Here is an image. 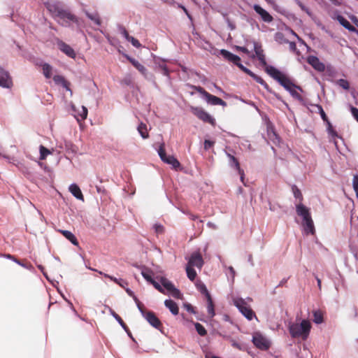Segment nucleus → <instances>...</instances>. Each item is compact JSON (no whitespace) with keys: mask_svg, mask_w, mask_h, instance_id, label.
Returning <instances> with one entry per match:
<instances>
[{"mask_svg":"<svg viewBox=\"0 0 358 358\" xmlns=\"http://www.w3.org/2000/svg\"><path fill=\"white\" fill-rule=\"evenodd\" d=\"M266 72L278 81L294 98L300 101L302 100V97L299 92V90H301V88L294 84L285 74L272 66H266Z\"/></svg>","mask_w":358,"mask_h":358,"instance_id":"1","label":"nucleus"},{"mask_svg":"<svg viewBox=\"0 0 358 358\" xmlns=\"http://www.w3.org/2000/svg\"><path fill=\"white\" fill-rule=\"evenodd\" d=\"M311 323L308 320L296 318L294 322L288 324V330L292 338L305 341L309 336Z\"/></svg>","mask_w":358,"mask_h":358,"instance_id":"2","label":"nucleus"},{"mask_svg":"<svg viewBox=\"0 0 358 358\" xmlns=\"http://www.w3.org/2000/svg\"><path fill=\"white\" fill-rule=\"evenodd\" d=\"M46 6L55 16L57 21L62 26L70 27L73 23L78 24V18L69 11L50 3H47Z\"/></svg>","mask_w":358,"mask_h":358,"instance_id":"3","label":"nucleus"},{"mask_svg":"<svg viewBox=\"0 0 358 358\" xmlns=\"http://www.w3.org/2000/svg\"><path fill=\"white\" fill-rule=\"evenodd\" d=\"M233 303L241 314L248 320H252L253 318H256L257 320L255 313L251 309L245 299L242 298H234Z\"/></svg>","mask_w":358,"mask_h":358,"instance_id":"4","label":"nucleus"},{"mask_svg":"<svg viewBox=\"0 0 358 358\" xmlns=\"http://www.w3.org/2000/svg\"><path fill=\"white\" fill-rule=\"evenodd\" d=\"M220 54L223 56L224 59L238 66L243 71L250 76L252 78L255 76L254 73H252L250 70L245 68L241 64V58L238 56L234 55L231 52L224 49L220 50Z\"/></svg>","mask_w":358,"mask_h":358,"instance_id":"5","label":"nucleus"},{"mask_svg":"<svg viewBox=\"0 0 358 358\" xmlns=\"http://www.w3.org/2000/svg\"><path fill=\"white\" fill-rule=\"evenodd\" d=\"M159 281L161 283L159 285L164 291V292H163L164 294H171L172 296L177 299L181 298V294L180 291L176 289L168 279L164 277H161Z\"/></svg>","mask_w":358,"mask_h":358,"instance_id":"6","label":"nucleus"},{"mask_svg":"<svg viewBox=\"0 0 358 358\" xmlns=\"http://www.w3.org/2000/svg\"><path fill=\"white\" fill-rule=\"evenodd\" d=\"M252 343L260 350H266L269 348V340L259 332H255L252 336Z\"/></svg>","mask_w":358,"mask_h":358,"instance_id":"7","label":"nucleus"},{"mask_svg":"<svg viewBox=\"0 0 358 358\" xmlns=\"http://www.w3.org/2000/svg\"><path fill=\"white\" fill-rule=\"evenodd\" d=\"M157 152L161 159L172 166L173 169H177L180 166V162L173 156H167L164 149V143L161 144L159 148L157 149Z\"/></svg>","mask_w":358,"mask_h":358,"instance_id":"8","label":"nucleus"},{"mask_svg":"<svg viewBox=\"0 0 358 358\" xmlns=\"http://www.w3.org/2000/svg\"><path fill=\"white\" fill-rule=\"evenodd\" d=\"M139 311L141 312L142 316L148 321V322L153 327L159 329L162 324L159 320L157 317L153 312L146 311L143 307H139Z\"/></svg>","mask_w":358,"mask_h":358,"instance_id":"9","label":"nucleus"},{"mask_svg":"<svg viewBox=\"0 0 358 358\" xmlns=\"http://www.w3.org/2000/svg\"><path fill=\"white\" fill-rule=\"evenodd\" d=\"M192 113L196 115L199 119L205 122H209L210 124L214 125L215 123V119L211 117L206 111H205L202 108L200 107H194L192 106L190 108Z\"/></svg>","mask_w":358,"mask_h":358,"instance_id":"10","label":"nucleus"},{"mask_svg":"<svg viewBox=\"0 0 358 358\" xmlns=\"http://www.w3.org/2000/svg\"><path fill=\"white\" fill-rule=\"evenodd\" d=\"M197 91L202 95V96L208 103L213 106H226V103L223 100L214 95L210 94V93L204 90L203 88L199 87L197 89Z\"/></svg>","mask_w":358,"mask_h":358,"instance_id":"11","label":"nucleus"},{"mask_svg":"<svg viewBox=\"0 0 358 358\" xmlns=\"http://www.w3.org/2000/svg\"><path fill=\"white\" fill-rule=\"evenodd\" d=\"M203 265V259L201 255L199 252H195L192 254L188 259L187 266L191 267H196L199 270L201 269Z\"/></svg>","mask_w":358,"mask_h":358,"instance_id":"12","label":"nucleus"},{"mask_svg":"<svg viewBox=\"0 0 358 358\" xmlns=\"http://www.w3.org/2000/svg\"><path fill=\"white\" fill-rule=\"evenodd\" d=\"M72 115L75 117L77 121L80 122L84 120L87 116V109L86 107L82 106L79 108H76L73 103H71Z\"/></svg>","mask_w":358,"mask_h":358,"instance_id":"13","label":"nucleus"},{"mask_svg":"<svg viewBox=\"0 0 358 358\" xmlns=\"http://www.w3.org/2000/svg\"><path fill=\"white\" fill-rule=\"evenodd\" d=\"M141 274L143 275V277L149 282H150L152 285H153V286L157 289L159 290L160 292H164V289L162 288L161 285H159V283H158L157 282L155 281L153 279H152V272L147 268H143L142 270H141Z\"/></svg>","mask_w":358,"mask_h":358,"instance_id":"14","label":"nucleus"},{"mask_svg":"<svg viewBox=\"0 0 358 358\" xmlns=\"http://www.w3.org/2000/svg\"><path fill=\"white\" fill-rule=\"evenodd\" d=\"M57 45L58 48L68 57L73 59L76 57V54L74 50L66 43L63 42L62 41L57 40Z\"/></svg>","mask_w":358,"mask_h":358,"instance_id":"15","label":"nucleus"},{"mask_svg":"<svg viewBox=\"0 0 358 358\" xmlns=\"http://www.w3.org/2000/svg\"><path fill=\"white\" fill-rule=\"evenodd\" d=\"M13 86L12 78L6 71L0 72V87L10 89Z\"/></svg>","mask_w":358,"mask_h":358,"instance_id":"16","label":"nucleus"},{"mask_svg":"<svg viewBox=\"0 0 358 358\" xmlns=\"http://www.w3.org/2000/svg\"><path fill=\"white\" fill-rule=\"evenodd\" d=\"M296 213L303 218V222L311 219L309 209L302 203L296 205Z\"/></svg>","mask_w":358,"mask_h":358,"instance_id":"17","label":"nucleus"},{"mask_svg":"<svg viewBox=\"0 0 358 358\" xmlns=\"http://www.w3.org/2000/svg\"><path fill=\"white\" fill-rule=\"evenodd\" d=\"M253 8L256 13L261 16L262 20L265 22L269 23L273 21V17L260 6L255 4L254 5Z\"/></svg>","mask_w":358,"mask_h":358,"instance_id":"18","label":"nucleus"},{"mask_svg":"<svg viewBox=\"0 0 358 358\" xmlns=\"http://www.w3.org/2000/svg\"><path fill=\"white\" fill-rule=\"evenodd\" d=\"M309 64H310L315 70L322 72L325 69V66L322 63L317 57L310 56L307 59Z\"/></svg>","mask_w":358,"mask_h":358,"instance_id":"19","label":"nucleus"},{"mask_svg":"<svg viewBox=\"0 0 358 358\" xmlns=\"http://www.w3.org/2000/svg\"><path fill=\"white\" fill-rule=\"evenodd\" d=\"M43 76L47 79L52 78L53 76L57 73V71L52 66L47 63L41 65Z\"/></svg>","mask_w":358,"mask_h":358,"instance_id":"20","label":"nucleus"},{"mask_svg":"<svg viewBox=\"0 0 358 358\" xmlns=\"http://www.w3.org/2000/svg\"><path fill=\"white\" fill-rule=\"evenodd\" d=\"M52 80L55 85L62 86L66 90L71 92L69 87L68 82L64 79V78L62 76L56 73L53 76ZM71 93L72 92H71Z\"/></svg>","mask_w":358,"mask_h":358,"instance_id":"21","label":"nucleus"},{"mask_svg":"<svg viewBox=\"0 0 358 358\" xmlns=\"http://www.w3.org/2000/svg\"><path fill=\"white\" fill-rule=\"evenodd\" d=\"M254 50H255V55H256L257 57L258 58L259 61L260 62V63L262 65L266 66V68H265V69H266V66H268V65H266L265 56L263 53V50L257 43H255Z\"/></svg>","mask_w":358,"mask_h":358,"instance_id":"22","label":"nucleus"},{"mask_svg":"<svg viewBox=\"0 0 358 358\" xmlns=\"http://www.w3.org/2000/svg\"><path fill=\"white\" fill-rule=\"evenodd\" d=\"M69 192L78 200L84 201V196L80 187L76 184H71L69 187Z\"/></svg>","mask_w":358,"mask_h":358,"instance_id":"23","label":"nucleus"},{"mask_svg":"<svg viewBox=\"0 0 358 358\" xmlns=\"http://www.w3.org/2000/svg\"><path fill=\"white\" fill-rule=\"evenodd\" d=\"M59 233H61L66 239H68L72 244L74 245H78V241L74 234L69 231L58 229Z\"/></svg>","mask_w":358,"mask_h":358,"instance_id":"24","label":"nucleus"},{"mask_svg":"<svg viewBox=\"0 0 358 358\" xmlns=\"http://www.w3.org/2000/svg\"><path fill=\"white\" fill-rule=\"evenodd\" d=\"M228 157H229V164L231 165V166L232 167H234L236 169H237V171H238V173L240 174L241 176V180L242 182H243V178H244V173L243 171L240 169V166H239V163L237 161V159L232 155H228Z\"/></svg>","mask_w":358,"mask_h":358,"instance_id":"25","label":"nucleus"},{"mask_svg":"<svg viewBox=\"0 0 358 358\" xmlns=\"http://www.w3.org/2000/svg\"><path fill=\"white\" fill-rule=\"evenodd\" d=\"M303 230L306 234H315V227H314V224H313V221L312 218L310 220L303 221Z\"/></svg>","mask_w":358,"mask_h":358,"instance_id":"26","label":"nucleus"},{"mask_svg":"<svg viewBox=\"0 0 358 358\" xmlns=\"http://www.w3.org/2000/svg\"><path fill=\"white\" fill-rule=\"evenodd\" d=\"M165 306L169 309L173 315L178 314V307L176 302L171 299H166L164 301Z\"/></svg>","mask_w":358,"mask_h":358,"instance_id":"27","label":"nucleus"},{"mask_svg":"<svg viewBox=\"0 0 358 358\" xmlns=\"http://www.w3.org/2000/svg\"><path fill=\"white\" fill-rule=\"evenodd\" d=\"M104 308H105V309L108 310V312L110 313V314L111 315H113V317L122 327V328H124V329L127 331V327L126 324H124V322H123V320H122V318L111 308H110L108 306L105 305Z\"/></svg>","mask_w":358,"mask_h":358,"instance_id":"28","label":"nucleus"},{"mask_svg":"<svg viewBox=\"0 0 358 358\" xmlns=\"http://www.w3.org/2000/svg\"><path fill=\"white\" fill-rule=\"evenodd\" d=\"M207 301V311L210 317H213L215 315L214 310V304L211 296H208Z\"/></svg>","mask_w":358,"mask_h":358,"instance_id":"29","label":"nucleus"},{"mask_svg":"<svg viewBox=\"0 0 358 358\" xmlns=\"http://www.w3.org/2000/svg\"><path fill=\"white\" fill-rule=\"evenodd\" d=\"M338 21L340 22L341 25H343L345 28L350 31H355V27L350 24V23L343 17L338 15L337 17Z\"/></svg>","mask_w":358,"mask_h":358,"instance_id":"30","label":"nucleus"},{"mask_svg":"<svg viewBox=\"0 0 358 358\" xmlns=\"http://www.w3.org/2000/svg\"><path fill=\"white\" fill-rule=\"evenodd\" d=\"M313 322L315 324H321L323 322V313L320 310H316L313 312Z\"/></svg>","mask_w":358,"mask_h":358,"instance_id":"31","label":"nucleus"},{"mask_svg":"<svg viewBox=\"0 0 358 358\" xmlns=\"http://www.w3.org/2000/svg\"><path fill=\"white\" fill-rule=\"evenodd\" d=\"M137 129L143 138H147L148 137V129L145 124H139V125L137 127Z\"/></svg>","mask_w":358,"mask_h":358,"instance_id":"32","label":"nucleus"},{"mask_svg":"<svg viewBox=\"0 0 358 358\" xmlns=\"http://www.w3.org/2000/svg\"><path fill=\"white\" fill-rule=\"evenodd\" d=\"M129 61L143 75H145L147 69L144 66L134 59L129 58Z\"/></svg>","mask_w":358,"mask_h":358,"instance_id":"33","label":"nucleus"},{"mask_svg":"<svg viewBox=\"0 0 358 358\" xmlns=\"http://www.w3.org/2000/svg\"><path fill=\"white\" fill-rule=\"evenodd\" d=\"M186 272H187V275L188 278L191 281H194L195 280L196 277V275H197L196 272L194 269V268L187 265V266H186Z\"/></svg>","mask_w":358,"mask_h":358,"instance_id":"34","label":"nucleus"},{"mask_svg":"<svg viewBox=\"0 0 358 358\" xmlns=\"http://www.w3.org/2000/svg\"><path fill=\"white\" fill-rule=\"evenodd\" d=\"M196 287L198 290L203 294L205 295L206 298L207 299L208 296H210V294H209L206 285L201 282L196 283Z\"/></svg>","mask_w":358,"mask_h":358,"instance_id":"35","label":"nucleus"},{"mask_svg":"<svg viewBox=\"0 0 358 358\" xmlns=\"http://www.w3.org/2000/svg\"><path fill=\"white\" fill-rule=\"evenodd\" d=\"M39 150L40 159L41 160L45 159L48 155L51 154V152L43 145H40Z\"/></svg>","mask_w":358,"mask_h":358,"instance_id":"36","label":"nucleus"},{"mask_svg":"<svg viewBox=\"0 0 358 358\" xmlns=\"http://www.w3.org/2000/svg\"><path fill=\"white\" fill-rule=\"evenodd\" d=\"M86 15L87 17L92 20L96 24H101V20L99 19V15L96 13H90L88 12H86Z\"/></svg>","mask_w":358,"mask_h":358,"instance_id":"37","label":"nucleus"},{"mask_svg":"<svg viewBox=\"0 0 358 358\" xmlns=\"http://www.w3.org/2000/svg\"><path fill=\"white\" fill-rule=\"evenodd\" d=\"M292 191L294 194V196L296 199H299V201H301L302 200V194L300 189L296 185H293L292 187Z\"/></svg>","mask_w":358,"mask_h":358,"instance_id":"38","label":"nucleus"},{"mask_svg":"<svg viewBox=\"0 0 358 358\" xmlns=\"http://www.w3.org/2000/svg\"><path fill=\"white\" fill-rule=\"evenodd\" d=\"M194 326H195V329L196 330V331L198 332V334L200 335V336H205L206 334V329L204 328L203 326H202L201 324L199 323H195L194 324Z\"/></svg>","mask_w":358,"mask_h":358,"instance_id":"39","label":"nucleus"},{"mask_svg":"<svg viewBox=\"0 0 358 358\" xmlns=\"http://www.w3.org/2000/svg\"><path fill=\"white\" fill-rule=\"evenodd\" d=\"M125 291L128 294V295H129L130 296L133 297L134 301L136 302V303L137 305L138 308H139V307L142 306L141 303H140V301L137 299V297L134 295V293L130 289L125 288Z\"/></svg>","mask_w":358,"mask_h":358,"instance_id":"40","label":"nucleus"},{"mask_svg":"<svg viewBox=\"0 0 358 358\" xmlns=\"http://www.w3.org/2000/svg\"><path fill=\"white\" fill-rule=\"evenodd\" d=\"M257 83L261 84L266 90L269 91L268 85L266 83V82L259 76L255 74V76L252 77Z\"/></svg>","mask_w":358,"mask_h":358,"instance_id":"41","label":"nucleus"},{"mask_svg":"<svg viewBox=\"0 0 358 358\" xmlns=\"http://www.w3.org/2000/svg\"><path fill=\"white\" fill-rule=\"evenodd\" d=\"M327 131H328V134L331 136L332 137H336L337 136V134L336 132L334 131V129H333V127L331 125V124L330 123L329 121H327Z\"/></svg>","mask_w":358,"mask_h":358,"instance_id":"42","label":"nucleus"},{"mask_svg":"<svg viewBox=\"0 0 358 358\" xmlns=\"http://www.w3.org/2000/svg\"><path fill=\"white\" fill-rule=\"evenodd\" d=\"M338 83L339 86H341L342 88L345 90H348L350 87L349 83L346 80L340 79L338 80Z\"/></svg>","mask_w":358,"mask_h":358,"instance_id":"43","label":"nucleus"},{"mask_svg":"<svg viewBox=\"0 0 358 358\" xmlns=\"http://www.w3.org/2000/svg\"><path fill=\"white\" fill-rule=\"evenodd\" d=\"M231 341V345L240 350H245V346H243V345L238 343V342H236L235 340L234 339H231L230 340Z\"/></svg>","mask_w":358,"mask_h":358,"instance_id":"44","label":"nucleus"},{"mask_svg":"<svg viewBox=\"0 0 358 358\" xmlns=\"http://www.w3.org/2000/svg\"><path fill=\"white\" fill-rule=\"evenodd\" d=\"M352 185L354 190L356 192L357 196L358 197V176L356 175L353 178Z\"/></svg>","mask_w":358,"mask_h":358,"instance_id":"45","label":"nucleus"},{"mask_svg":"<svg viewBox=\"0 0 358 358\" xmlns=\"http://www.w3.org/2000/svg\"><path fill=\"white\" fill-rule=\"evenodd\" d=\"M64 148L73 152H76L74 145L70 141H64Z\"/></svg>","mask_w":358,"mask_h":358,"instance_id":"46","label":"nucleus"},{"mask_svg":"<svg viewBox=\"0 0 358 358\" xmlns=\"http://www.w3.org/2000/svg\"><path fill=\"white\" fill-rule=\"evenodd\" d=\"M153 229L157 234H162L164 231V227L158 223H156L153 225Z\"/></svg>","mask_w":358,"mask_h":358,"instance_id":"47","label":"nucleus"},{"mask_svg":"<svg viewBox=\"0 0 358 358\" xmlns=\"http://www.w3.org/2000/svg\"><path fill=\"white\" fill-rule=\"evenodd\" d=\"M158 64H159V68L162 69V73H163L164 76H169V70H168V69H167V66H166L165 64H164L163 63H162V64L159 63Z\"/></svg>","mask_w":358,"mask_h":358,"instance_id":"48","label":"nucleus"},{"mask_svg":"<svg viewBox=\"0 0 358 358\" xmlns=\"http://www.w3.org/2000/svg\"><path fill=\"white\" fill-rule=\"evenodd\" d=\"M128 41L131 42V44L135 47V48H140L141 47V43H139V41L136 39L135 38L131 36L130 38L128 40Z\"/></svg>","mask_w":358,"mask_h":358,"instance_id":"49","label":"nucleus"},{"mask_svg":"<svg viewBox=\"0 0 358 358\" xmlns=\"http://www.w3.org/2000/svg\"><path fill=\"white\" fill-rule=\"evenodd\" d=\"M98 272H99V273L100 275H103L104 277L109 278L110 280H113V282H115V283L119 282V280H120V279H117V278H115V277H113V276H111V275H108V274H106V273H103V272H101V271H98Z\"/></svg>","mask_w":358,"mask_h":358,"instance_id":"50","label":"nucleus"},{"mask_svg":"<svg viewBox=\"0 0 358 358\" xmlns=\"http://www.w3.org/2000/svg\"><path fill=\"white\" fill-rule=\"evenodd\" d=\"M318 109H319L320 114V115H321L322 119L324 122H326L327 123V121H329V120H328V119H327V115H326V114H325V113H324V110L322 109V108L321 106H318Z\"/></svg>","mask_w":358,"mask_h":358,"instance_id":"51","label":"nucleus"},{"mask_svg":"<svg viewBox=\"0 0 358 358\" xmlns=\"http://www.w3.org/2000/svg\"><path fill=\"white\" fill-rule=\"evenodd\" d=\"M213 145H214V142L213 141H211L210 140H205V141H204V149L205 150H208L209 148L213 147Z\"/></svg>","mask_w":358,"mask_h":358,"instance_id":"52","label":"nucleus"},{"mask_svg":"<svg viewBox=\"0 0 358 358\" xmlns=\"http://www.w3.org/2000/svg\"><path fill=\"white\" fill-rule=\"evenodd\" d=\"M350 110H351L352 115H353L355 119L358 122V109L353 106H351Z\"/></svg>","mask_w":358,"mask_h":358,"instance_id":"53","label":"nucleus"},{"mask_svg":"<svg viewBox=\"0 0 358 358\" xmlns=\"http://www.w3.org/2000/svg\"><path fill=\"white\" fill-rule=\"evenodd\" d=\"M122 36L128 41L130 38V36L129 35L126 29H122L121 31Z\"/></svg>","mask_w":358,"mask_h":358,"instance_id":"54","label":"nucleus"},{"mask_svg":"<svg viewBox=\"0 0 358 358\" xmlns=\"http://www.w3.org/2000/svg\"><path fill=\"white\" fill-rule=\"evenodd\" d=\"M117 284H118L120 287L123 288H125V286L127 285V282L122 279H120L119 282H117Z\"/></svg>","mask_w":358,"mask_h":358,"instance_id":"55","label":"nucleus"},{"mask_svg":"<svg viewBox=\"0 0 358 358\" xmlns=\"http://www.w3.org/2000/svg\"><path fill=\"white\" fill-rule=\"evenodd\" d=\"M289 49L292 51H294L296 48V44L294 42H289Z\"/></svg>","mask_w":358,"mask_h":358,"instance_id":"56","label":"nucleus"},{"mask_svg":"<svg viewBox=\"0 0 358 358\" xmlns=\"http://www.w3.org/2000/svg\"><path fill=\"white\" fill-rule=\"evenodd\" d=\"M297 4L299 5V6L303 10H305L306 12H308V10L307 8H306V6L301 3L299 1H297Z\"/></svg>","mask_w":358,"mask_h":358,"instance_id":"57","label":"nucleus"},{"mask_svg":"<svg viewBox=\"0 0 358 358\" xmlns=\"http://www.w3.org/2000/svg\"><path fill=\"white\" fill-rule=\"evenodd\" d=\"M14 262H16L17 264H18L19 265H20V266H23V267H24V268H30L31 267V266H26V265H24V264H23L20 263V262H19V261H18V260H17V259H14Z\"/></svg>","mask_w":358,"mask_h":358,"instance_id":"58","label":"nucleus"},{"mask_svg":"<svg viewBox=\"0 0 358 358\" xmlns=\"http://www.w3.org/2000/svg\"><path fill=\"white\" fill-rule=\"evenodd\" d=\"M63 298L65 299V301H67V303H69V306L71 307V308L74 312H76V310H75V309H74V308H73V306L72 303H71V301H69V300H67V299H66L64 296H63Z\"/></svg>","mask_w":358,"mask_h":358,"instance_id":"59","label":"nucleus"},{"mask_svg":"<svg viewBox=\"0 0 358 358\" xmlns=\"http://www.w3.org/2000/svg\"><path fill=\"white\" fill-rule=\"evenodd\" d=\"M186 308H187V311L192 312V313L193 312V308L191 305H189V304L187 305Z\"/></svg>","mask_w":358,"mask_h":358,"instance_id":"60","label":"nucleus"},{"mask_svg":"<svg viewBox=\"0 0 358 358\" xmlns=\"http://www.w3.org/2000/svg\"><path fill=\"white\" fill-rule=\"evenodd\" d=\"M207 225L210 227V228H213V229H216V226L214 223H212V222H208Z\"/></svg>","mask_w":358,"mask_h":358,"instance_id":"61","label":"nucleus"},{"mask_svg":"<svg viewBox=\"0 0 358 358\" xmlns=\"http://www.w3.org/2000/svg\"><path fill=\"white\" fill-rule=\"evenodd\" d=\"M162 1L167 3L169 4H173L174 3L173 0H162Z\"/></svg>","mask_w":358,"mask_h":358,"instance_id":"62","label":"nucleus"},{"mask_svg":"<svg viewBox=\"0 0 358 358\" xmlns=\"http://www.w3.org/2000/svg\"><path fill=\"white\" fill-rule=\"evenodd\" d=\"M317 281L318 287L320 288V287H321V280H320V279L317 278Z\"/></svg>","mask_w":358,"mask_h":358,"instance_id":"63","label":"nucleus"},{"mask_svg":"<svg viewBox=\"0 0 358 358\" xmlns=\"http://www.w3.org/2000/svg\"><path fill=\"white\" fill-rule=\"evenodd\" d=\"M38 267L43 273L45 272L43 266H42L41 265H38Z\"/></svg>","mask_w":358,"mask_h":358,"instance_id":"64","label":"nucleus"}]
</instances>
